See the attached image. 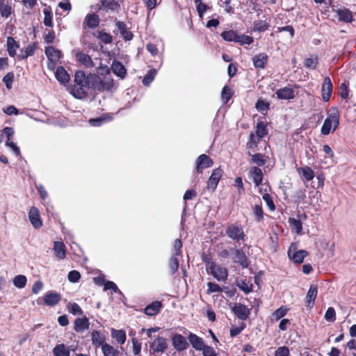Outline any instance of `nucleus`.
<instances>
[{"label":"nucleus","instance_id":"b1692460","mask_svg":"<svg viewBox=\"0 0 356 356\" xmlns=\"http://www.w3.org/2000/svg\"><path fill=\"white\" fill-rule=\"evenodd\" d=\"M90 323L86 316L77 318L74 322V329L76 332H82L89 328Z\"/></svg>","mask_w":356,"mask_h":356},{"label":"nucleus","instance_id":"58836bf2","mask_svg":"<svg viewBox=\"0 0 356 356\" xmlns=\"http://www.w3.org/2000/svg\"><path fill=\"white\" fill-rule=\"evenodd\" d=\"M121 37L126 41H129L133 38V33L126 26V24H117Z\"/></svg>","mask_w":356,"mask_h":356},{"label":"nucleus","instance_id":"4d7b16f0","mask_svg":"<svg viewBox=\"0 0 356 356\" xmlns=\"http://www.w3.org/2000/svg\"><path fill=\"white\" fill-rule=\"evenodd\" d=\"M287 312L288 309L286 307V306H282L273 313V316L275 318V320H279L284 317L286 314Z\"/></svg>","mask_w":356,"mask_h":356},{"label":"nucleus","instance_id":"a211bd4d","mask_svg":"<svg viewBox=\"0 0 356 356\" xmlns=\"http://www.w3.org/2000/svg\"><path fill=\"white\" fill-rule=\"evenodd\" d=\"M296 170L304 181H310L315 177L314 171L308 165L297 168Z\"/></svg>","mask_w":356,"mask_h":356},{"label":"nucleus","instance_id":"9d476101","mask_svg":"<svg viewBox=\"0 0 356 356\" xmlns=\"http://www.w3.org/2000/svg\"><path fill=\"white\" fill-rule=\"evenodd\" d=\"M232 310L237 318L242 321L246 320L250 314V311L247 306L241 303H234Z\"/></svg>","mask_w":356,"mask_h":356},{"label":"nucleus","instance_id":"5fc2aeb1","mask_svg":"<svg viewBox=\"0 0 356 356\" xmlns=\"http://www.w3.org/2000/svg\"><path fill=\"white\" fill-rule=\"evenodd\" d=\"M68 311L73 315H81L83 311L81 307L76 302L70 303L67 305Z\"/></svg>","mask_w":356,"mask_h":356},{"label":"nucleus","instance_id":"c03bdc74","mask_svg":"<svg viewBox=\"0 0 356 356\" xmlns=\"http://www.w3.org/2000/svg\"><path fill=\"white\" fill-rule=\"evenodd\" d=\"M102 8L106 10H115L120 7L118 1L115 0H102Z\"/></svg>","mask_w":356,"mask_h":356},{"label":"nucleus","instance_id":"bb28decb","mask_svg":"<svg viewBox=\"0 0 356 356\" xmlns=\"http://www.w3.org/2000/svg\"><path fill=\"white\" fill-rule=\"evenodd\" d=\"M56 79L61 84H66L70 81V74L63 66H58L55 72Z\"/></svg>","mask_w":356,"mask_h":356},{"label":"nucleus","instance_id":"2f4dec72","mask_svg":"<svg viewBox=\"0 0 356 356\" xmlns=\"http://www.w3.org/2000/svg\"><path fill=\"white\" fill-rule=\"evenodd\" d=\"M74 83L81 86H88V74L86 76L82 70L76 71L74 75Z\"/></svg>","mask_w":356,"mask_h":356},{"label":"nucleus","instance_id":"aec40b11","mask_svg":"<svg viewBox=\"0 0 356 356\" xmlns=\"http://www.w3.org/2000/svg\"><path fill=\"white\" fill-rule=\"evenodd\" d=\"M38 48V44L36 42H31L28 44V46L25 49H22L19 51V54H18V58L21 60H25L29 56H33L35 52Z\"/></svg>","mask_w":356,"mask_h":356},{"label":"nucleus","instance_id":"6e6d98bb","mask_svg":"<svg viewBox=\"0 0 356 356\" xmlns=\"http://www.w3.org/2000/svg\"><path fill=\"white\" fill-rule=\"evenodd\" d=\"M263 200L266 202L267 207L270 211H274L276 209L272 197L268 193H264L262 196Z\"/></svg>","mask_w":356,"mask_h":356},{"label":"nucleus","instance_id":"393cba45","mask_svg":"<svg viewBox=\"0 0 356 356\" xmlns=\"http://www.w3.org/2000/svg\"><path fill=\"white\" fill-rule=\"evenodd\" d=\"M91 341L93 346L96 348L102 347L106 343L105 336L98 330H93L91 332Z\"/></svg>","mask_w":356,"mask_h":356},{"label":"nucleus","instance_id":"ddd939ff","mask_svg":"<svg viewBox=\"0 0 356 356\" xmlns=\"http://www.w3.org/2000/svg\"><path fill=\"white\" fill-rule=\"evenodd\" d=\"M317 294L318 286L316 284L310 285L305 300L307 308L312 309L314 307Z\"/></svg>","mask_w":356,"mask_h":356},{"label":"nucleus","instance_id":"37998d69","mask_svg":"<svg viewBox=\"0 0 356 356\" xmlns=\"http://www.w3.org/2000/svg\"><path fill=\"white\" fill-rule=\"evenodd\" d=\"M102 351L104 356H118L119 351L108 343L102 346Z\"/></svg>","mask_w":356,"mask_h":356},{"label":"nucleus","instance_id":"6e6552de","mask_svg":"<svg viewBox=\"0 0 356 356\" xmlns=\"http://www.w3.org/2000/svg\"><path fill=\"white\" fill-rule=\"evenodd\" d=\"M167 348V340L163 337H158L150 344V351L153 353H164Z\"/></svg>","mask_w":356,"mask_h":356},{"label":"nucleus","instance_id":"49530a36","mask_svg":"<svg viewBox=\"0 0 356 356\" xmlns=\"http://www.w3.org/2000/svg\"><path fill=\"white\" fill-rule=\"evenodd\" d=\"M253 38L246 35H238L237 33L236 43L240 45L250 44L253 42Z\"/></svg>","mask_w":356,"mask_h":356},{"label":"nucleus","instance_id":"774afa93","mask_svg":"<svg viewBox=\"0 0 356 356\" xmlns=\"http://www.w3.org/2000/svg\"><path fill=\"white\" fill-rule=\"evenodd\" d=\"M202 351L203 356H218L215 350L209 346H207Z\"/></svg>","mask_w":356,"mask_h":356},{"label":"nucleus","instance_id":"603ef678","mask_svg":"<svg viewBox=\"0 0 356 356\" xmlns=\"http://www.w3.org/2000/svg\"><path fill=\"white\" fill-rule=\"evenodd\" d=\"M289 222L291 227L296 229L297 234L301 233L302 230V222L299 219H296L293 218H290L289 219Z\"/></svg>","mask_w":356,"mask_h":356},{"label":"nucleus","instance_id":"7ed1b4c3","mask_svg":"<svg viewBox=\"0 0 356 356\" xmlns=\"http://www.w3.org/2000/svg\"><path fill=\"white\" fill-rule=\"evenodd\" d=\"M225 234L229 238L239 244L247 238L243 225L236 222L229 224L226 227Z\"/></svg>","mask_w":356,"mask_h":356},{"label":"nucleus","instance_id":"7c9ffc66","mask_svg":"<svg viewBox=\"0 0 356 356\" xmlns=\"http://www.w3.org/2000/svg\"><path fill=\"white\" fill-rule=\"evenodd\" d=\"M6 47L8 55L10 57H15L16 50L19 48V44L13 37H8Z\"/></svg>","mask_w":356,"mask_h":356},{"label":"nucleus","instance_id":"e433bc0d","mask_svg":"<svg viewBox=\"0 0 356 356\" xmlns=\"http://www.w3.org/2000/svg\"><path fill=\"white\" fill-rule=\"evenodd\" d=\"M268 134V131L266 127V124L264 122L259 121L257 124L256 127V136L259 139H261Z\"/></svg>","mask_w":356,"mask_h":356},{"label":"nucleus","instance_id":"0e129e2a","mask_svg":"<svg viewBox=\"0 0 356 356\" xmlns=\"http://www.w3.org/2000/svg\"><path fill=\"white\" fill-rule=\"evenodd\" d=\"M290 350L286 346H280L275 351V356H289Z\"/></svg>","mask_w":356,"mask_h":356},{"label":"nucleus","instance_id":"a19ab883","mask_svg":"<svg viewBox=\"0 0 356 356\" xmlns=\"http://www.w3.org/2000/svg\"><path fill=\"white\" fill-rule=\"evenodd\" d=\"M12 13V8L5 0H0V13L3 17L8 18Z\"/></svg>","mask_w":356,"mask_h":356},{"label":"nucleus","instance_id":"f3484780","mask_svg":"<svg viewBox=\"0 0 356 356\" xmlns=\"http://www.w3.org/2000/svg\"><path fill=\"white\" fill-rule=\"evenodd\" d=\"M88 86L74 84L71 87V94L76 99H84L88 96L87 89Z\"/></svg>","mask_w":356,"mask_h":356},{"label":"nucleus","instance_id":"79ce46f5","mask_svg":"<svg viewBox=\"0 0 356 356\" xmlns=\"http://www.w3.org/2000/svg\"><path fill=\"white\" fill-rule=\"evenodd\" d=\"M252 211L256 221L261 222L264 220V212L261 202L252 207Z\"/></svg>","mask_w":356,"mask_h":356},{"label":"nucleus","instance_id":"de8ad7c7","mask_svg":"<svg viewBox=\"0 0 356 356\" xmlns=\"http://www.w3.org/2000/svg\"><path fill=\"white\" fill-rule=\"evenodd\" d=\"M221 37L227 42H236L237 33L234 31H225L221 33Z\"/></svg>","mask_w":356,"mask_h":356},{"label":"nucleus","instance_id":"39448f33","mask_svg":"<svg viewBox=\"0 0 356 356\" xmlns=\"http://www.w3.org/2000/svg\"><path fill=\"white\" fill-rule=\"evenodd\" d=\"M208 273L212 275L218 281L225 282L228 277L227 269L216 264H211V266L209 267Z\"/></svg>","mask_w":356,"mask_h":356},{"label":"nucleus","instance_id":"20e7f679","mask_svg":"<svg viewBox=\"0 0 356 356\" xmlns=\"http://www.w3.org/2000/svg\"><path fill=\"white\" fill-rule=\"evenodd\" d=\"M45 54L48 58V68L54 70L61 57V51L50 46L45 48Z\"/></svg>","mask_w":356,"mask_h":356},{"label":"nucleus","instance_id":"473e14b6","mask_svg":"<svg viewBox=\"0 0 356 356\" xmlns=\"http://www.w3.org/2000/svg\"><path fill=\"white\" fill-rule=\"evenodd\" d=\"M248 154L252 156L250 162L257 164L258 166L264 165L268 159L267 156L261 153L252 154L250 152H248Z\"/></svg>","mask_w":356,"mask_h":356},{"label":"nucleus","instance_id":"69168bd1","mask_svg":"<svg viewBox=\"0 0 356 356\" xmlns=\"http://www.w3.org/2000/svg\"><path fill=\"white\" fill-rule=\"evenodd\" d=\"M177 257L173 254L170 259V267L172 273H175L179 268V261Z\"/></svg>","mask_w":356,"mask_h":356},{"label":"nucleus","instance_id":"2eb2a0df","mask_svg":"<svg viewBox=\"0 0 356 356\" xmlns=\"http://www.w3.org/2000/svg\"><path fill=\"white\" fill-rule=\"evenodd\" d=\"M29 218L32 225L38 229L42 227V221L40 218V211L35 207H32L29 212Z\"/></svg>","mask_w":356,"mask_h":356},{"label":"nucleus","instance_id":"ea45409f","mask_svg":"<svg viewBox=\"0 0 356 356\" xmlns=\"http://www.w3.org/2000/svg\"><path fill=\"white\" fill-rule=\"evenodd\" d=\"M318 64V58L317 55H312L311 57L307 58L304 60V65L306 68L316 69Z\"/></svg>","mask_w":356,"mask_h":356},{"label":"nucleus","instance_id":"bf43d9fd","mask_svg":"<svg viewBox=\"0 0 356 356\" xmlns=\"http://www.w3.org/2000/svg\"><path fill=\"white\" fill-rule=\"evenodd\" d=\"M67 278L70 282L76 283L81 279V274L79 271L72 270L69 272Z\"/></svg>","mask_w":356,"mask_h":356},{"label":"nucleus","instance_id":"c85d7f7f","mask_svg":"<svg viewBox=\"0 0 356 356\" xmlns=\"http://www.w3.org/2000/svg\"><path fill=\"white\" fill-rule=\"evenodd\" d=\"M111 69L113 72L118 76L123 79L127 74V70L124 65L116 60L113 61Z\"/></svg>","mask_w":356,"mask_h":356},{"label":"nucleus","instance_id":"3c124183","mask_svg":"<svg viewBox=\"0 0 356 356\" xmlns=\"http://www.w3.org/2000/svg\"><path fill=\"white\" fill-rule=\"evenodd\" d=\"M26 276L22 275H16L13 279V284L19 289L24 288L26 284Z\"/></svg>","mask_w":356,"mask_h":356},{"label":"nucleus","instance_id":"13d9d810","mask_svg":"<svg viewBox=\"0 0 356 356\" xmlns=\"http://www.w3.org/2000/svg\"><path fill=\"white\" fill-rule=\"evenodd\" d=\"M324 318L327 321H330V322L335 321V320H336L335 309L332 307H328L325 314Z\"/></svg>","mask_w":356,"mask_h":356},{"label":"nucleus","instance_id":"8fccbe9b","mask_svg":"<svg viewBox=\"0 0 356 356\" xmlns=\"http://www.w3.org/2000/svg\"><path fill=\"white\" fill-rule=\"evenodd\" d=\"M234 92L228 86H225L223 87L221 93V97L224 103H227L233 96Z\"/></svg>","mask_w":356,"mask_h":356},{"label":"nucleus","instance_id":"09e8293b","mask_svg":"<svg viewBox=\"0 0 356 356\" xmlns=\"http://www.w3.org/2000/svg\"><path fill=\"white\" fill-rule=\"evenodd\" d=\"M156 74V70L155 69L149 70L143 79V85L146 86H149L150 83L154 80Z\"/></svg>","mask_w":356,"mask_h":356},{"label":"nucleus","instance_id":"f8f14e48","mask_svg":"<svg viewBox=\"0 0 356 356\" xmlns=\"http://www.w3.org/2000/svg\"><path fill=\"white\" fill-rule=\"evenodd\" d=\"M172 343L177 351H183L188 348L189 344L186 338L180 334H175L172 337Z\"/></svg>","mask_w":356,"mask_h":356},{"label":"nucleus","instance_id":"412c9836","mask_svg":"<svg viewBox=\"0 0 356 356\" xmlns=\"http://www.w3.org/2000/svg\"><path fill=\"white\" fill-rule=\"evenodd\" d=\"M277 98L279 99L289 100L295 97L293 89L289 87H284L275 92Z\"/></svg>","mask_w":356,"mask_h":356},{"label":"nucleus","instance_id":"052dcab7","mask_svg":"<svg viewBox=\"0 0 356 356\" xmlns=\"http://www.w3.org/2000/svg\"><path fill=\"white\" fill-rule=\"evenodd\" d=\"M207 286H208L207 293H209V294L211 293H216V292L220 293L222 291V288L218 284H216L214 282H208Z\"/></svg>","mask_w":356,"mask_h":356},{"label":"nucleus","instance_id":"0eeeda50","mask_svg":"<svg viewBox=\"0 0 356 356\" xmlns=\"http://www.w3.org/2000/svg\"><path fill=\"white\" fill-rule=\"evenodd\" d=\"M213 165V161L207 154H202L196 159V171L201 174L203 170L210 168Z\"/></svg>","mask_w":356,"mask_h":356},{"label":"nucleus","instance_id":"1a4fd4ad","mask_svg":"<svg viewBox=\"0 0 356 356\" xmlns=\"http://www.w3.org/2000/svg\"><path fill=\"white\" fill-rule=\"evenodd\" d=\"M231 251L234 253V262L238 264L242 268H245L249 266L248 257L242 249L232 248Z\"/></svg>","mask_w":356,"mask_h":356},{"label":"nucleus","instance_id":"423d86ee","mask_svg":"<svg viewBox=\"0 0 356 356\" xmlns=\"http://www.w3.org/2000/svg\"><path fill=\"white\" fill-rule=\"evenodd\" d=\"M222 174L223 170L220 168H217L213 170L211 175L209 177L207 181V187L209 191L213 192L216 190Z\"/></svg>","mask_w":356,"mask_h":356},{"label":"nucleus","instance_id":"864d4df0","mask_svg":"<svg viewBox=\"0 0 356 356\" xmlns=\"http://www.w3.org/2000/svg\"><path fill=\"white\" fill-rule=\"evenodd\" d=\"M15 75L13 72L7 73L2 79L8 89H10L14 81Z\"/></svg>","mask_w":356,"mask_h":356},{"label":"nucleus","instance_id":"4c0bfd02","mask_svg":"<svg viewBox=\"0 0 356 356\" xmlns=\"http://www.w3.org/2000/svg\"><path fill=\"white\" fill-rule=\"evenodd\" d=\"M54 356H70V350L64 343L57 344L53 348Z\"/></svg>","mask_w":356,"mask_h":356},{"label":"nucleus","instance_id":"f704fd0d","mask_svg":"<svg viewBox=\"0 0 356 356\" xmlns=\"http://www.w3.org/2000/svg\"><path fill=\"white\" fill-rule=\"evenodd\" d=\"M111 337L114 338L119 344L122 345L127 339L126 332L123 330H111Z\"/></svg>","mask_w":356,"mask_h":356},{"label":"nucleus","instance_id":"338daca9","mask_svg":"<svg viewBox=\"0 0 356 356\" xmlns=\"http://www.w3.org/2000/svg\"><path fill=\"white\" fill-rule=\"evenodd\" d=\"M182 241L179 238L175 239L173 244V248L175 250L174 254L179 256L181 254Z\"/></svg>","mask_w":356,"mask_h":356},{"label":"nucleus","instance_id":"f257e3e1","mask_svg":"<svg viewBox=\"0 0 356 356\" xmlns=\"http://www.w3.org/2000/svg\"><path fill=\"white\" fill-rule=\"evenodd\" d=\"M106 74H88L89 88L95 92L110 91L114 86L110 70L106 69Z\"/></svg>","mask_w":356,"mask_h":356},{"label":"nucleus","instance_id":"a878e982","mask_svg":"<svg viewBox=\"0 0 356 356\" xmlns=\"http://www.w3.org/2000/svg\"><path fill=\"white\" fill-rule=\"evenodd\" d=\"M250 175L256 186H259L263 181L264 175L259 167H252L250 170Z\"/></svg>","mask_w":356,"mask_h":356},{"label":"nucleus","instance_id":"c756f323","mask_svg":"<svg viewBox=\"0 0 356 356\" xmlns=\"http://www.w3.org/2000/svg\"><path fill=\"white\" fill-rule=\"evenodd\" d=\"M268 56L265 53H260L253 58L254 66L256 68L264 69L268 61Z\"/></svg>","mask_w":356,"mask_h":356},{"label":"nucleus","instance_id":"6ab92c4d","mask_svg":"<svg viewBox=\"0 0 356 356\" xmlns=\"http://www.w3.org/2000/svg\"><path fill=\"white\" fill-rule=\"evenodd\" d=\"M188 339L192 345L193 348L196 350H202L207 346L202 338L198 337L195 334L190 333Z\"/></svg>","mask_w":356,"mask_h":356},{"label":"nucleus","instance_id":"4468645a","mask_svg":"<svg viewBox=\"0 0 356 356\" xmlns=\"http://www.w3.org/2000/svg\"><path fill=\"white\" fill-rule=\"evenodd\" d=\"M60 300L61 295L54 291H48L43 296L44 304L49 307L55 306L60 301Z\"/></svg>","mask_w":356,"mask_h":356},{"label":"nucleus","instance_id":"4be33fe9","mask_svg":"<svg viewBox=\"0 0 356 356\" xmlns=\"http://www.w3.org/2000/svg\"><path fill=\"white\" fill-rule=\"evenodd\" d=\"M163 307L162 302L159 300L152 302L144 309V313L149 316H155L159 313Z\"/></svg>","mask_w":356,"mask_h":356},{"label":"nucleus","instance_id":"dca6fc26","mask_svg":"<svg viewBox=\"0 0 356 356\" xmlns=\"http://www.w3.org/2000/svg\"><path fill=\"white\" fill-rule=\"evenodd\" d=\"M309 254L306 250H300L298 251H292L291 246L288 250V256L291 260L294 263L301 264L303 262L304 259Z\"/></svg>","mask_w":356,"mask_h":356},{"label":"nucleus","instance_id":"e2e57ef3","mask_svg":"<svg viewBox=\"0 0 356 356\" xmlns=\"http://www.w3.org/2000/svg\"><path fill=\"white\" fill-rule=\"evenodd\" d=\"M232 0H220V6L224 8L225 11L227 13L233 12L234 7L231 6Z\"/></svg>","mask_w":356,"mask_h":356},{"label":"nucleus","instance_id":"a18cd8bd","mask_svg":"<svg viewBox=\"0 0 356 356\" xmlns=\"http://www.w3.org/2000/svg\"><path fill=\"white\" fill-rule=\"evenodd\" d=\"M255 108L261 113L266 114L270 109V103L264 99H259L255 104Z\"/></svg>","mask_w":356,"mask_h":356},{"label":"nucleus","instance_id":"f03ea898","mask_svg":"<svg viewBox=\"0 0 356 356\" xmlns=\"http://www.w3.org/2000/svg\"><path fill=\"white\" fill-rule=\"evenodd\" d=\"M339 119L340 114L337 107H331L327 111V116L321 127V134L327 136L331 131L334 132L339 125Z\"/></svg>","mask_w":356,"mask_h":356},{"label":"nucleus","instance_id":"9b49d317","mask_svg":"<svg viewBox=\"0 0 356 356\" xmlns=\"http://www.w3.org/2000/svg\"><path fill=\"white\" fill-rule=\"evenodd\" d=\"M333 90V85L331 79L329 76H326L322 84L321 95L322 99L325 102L330 100Z\"/></svg>","mask_w":356,"mask_h":356},{"label":"nucleus","instance_id":"72a5a7b5","mask_svg":"<svg viewBox=\"0 0 356 356\" xmlns=\"http://www.w3.org/2000/svg\"><path fill=\"white\" fill-rule=\"evenodd\" d=\"M92 34L104 44H110L113 41L112 36L109 33L105 32L104 30L95 31Z\"/></svg>","mask_w":356,"mask_h":356},{"label":"nucleus","instance_id":"5701e85b","mask_svg":"<svg viewBox=\"0 0 356 356\" xmlns=\"http://www.w3.org/2000/svg\"><path fill=\"white\" fill-rule=\"evenodd\" d=\"M54 254L59 260L66 257V247L62 241H54L53 248Z\"/></svg>","mask_w":356,"mask_h":356},{"label":"nucleus","instance_id":"680f3d73","mask_svg":"<svg viewBox=\"0 0 356 356\" xmlns=\"http://www.w3.org/2000/svg\"><path fill=\"white\" fill-rule=\"evenodd\" d=\"M245 327L246 325L244 323H241L239 327H232L229 330L230 336L232 337H234L238 335L245 328Z\"/></svg>","mask_w":356,"mask_h":356},{"label":"nucleus","instance_id":"c9c22d12","mask_svg":"<svg viewBox=\"0 0 356 356\" xmlns=\"http://www.w3.org/2000/svg\"><path fill=\"white\" fill-rule=\"evenodd\" d=\"M339 19L343 22H351L353 15L351 12L346 8H340L337 10Z\"/></svg>","mask_w":356,"mask_h":356},{"label":"nucleus","instance_id":"cd10ccee","mask_svg":"<svg viewBox=\"0 0 356 356\" xmlns=\"http://www.w3.org/2000/svg\"><path fill=\"white\" fill-rule=\"evenodd\" d=\"M76 58L79 63H80L87 68H90L94 66V63L91 57L88 54L83 51L78 52L76 54Z\"/></svg>","mask_w":356,"mask_h":356}]
</instances>
